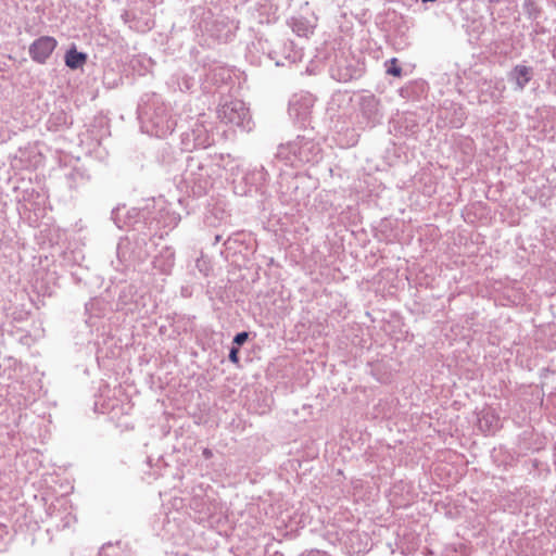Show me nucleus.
<instances>
[{
	"label": "nucleus",
	"instance_id": "nucleus-1",
	"mask_svg": "<svg viewBox=\"0 0 556 556\" xmlns=\"http://www.w3.org/2000/svg\"><path fill=\"white\" fill-rule=\"evenodd\" d=\"M56 47L54 37L41 36L29 46V55L36 63L45 64Z\"/></svg>",
	"mask_w": 556,
	"mask_h": 556
},
{
	"label": "nucleus",
	"instance_id": "nucleus-2",
	"mask_svg": "<svg viewBox=\"0 0 556 556\" xmlns=\"http://www.w3.org/2000/svg\"><path fill=\"white\" fill-rule=\"evenodd\" d=\"M87 62V54L71 48L65 54V64L72 70L83 67Z\"/></svg>",
	"mask_w": 556,
	"mask_h": 556
},
{
	"label": "nucleus",
	"instance_id": "nucleus-3",
	"mask_svg": "<svg viewBox=\"0 0 556 556\" xmlns=\"http://www.w3.org/2000/svg\"><path fill=\"white\" fill-rule=\"evenodd\" d=\"M514 75L516 79V84L519 89H523L525 86L530 81L532 70L531 67L525 65H517L514 68Z\"/></svg>",
	"mask_w": 556,
	"mask_h": 556
},
{
	"label": "nucleus",
	"instance_id": "nucleus-4",
	"mask_svg": "<svg viewBox=\"0 0 556 556\" xmlns=\"http://www.w3.org/2000/svg\"><path fill=\"white\" fill-rule=\"evenodd\" d=\"M248 332L237 333L236 337L233 338V343L242 345L248 340Z\"/></svg>",
	"mask_w": 556,
	"mask_h": 556
},
{
	"label": "nucleus",
	"instance_id": "nucleus-5",
	"mask_svg": "<svg viewBox=\"0 0 556 556\" xmlns=\"http://www.w3.org/2000/svg\"><path fill=\"white\" fill-rule=\"evenodd\" d=\"M239 351L237 348H232L230 353H229V359L233 363V364H238L239 363Z\"/></svg>",
	"mask_w": 556,
	"mask_h": 556
},
{
	"label": "nucleus",
	"instance_id": "nucleus-6",
	"mask_svg": "<svg viewBox=\"0 0 556 556\" xmlns=\"http://www.w3.org/2000/svg\"><path fill=\"white\" fill-rule=\"evenodd\" d=\"M401 72H402L401 68L396 67V66L391 67V68L388 70V73L393 75V76H400Z\"/></svg>",
	"mask_w": 556,
	"mask_h": 556
},
{
	"label": "nucleus",
	"instance_id": "nucleus-7",
	"mask_svg": "<svg viewBox=\"0 0 556 556\" xmlns=\"http://www.w3.org/2000/svg\"><path fill=\"white\" fill-rule=\"evenodd\" d=\"M435 0H422V2H434Z\"/></svg>",
	"mask_w": 556,
	"mask_h": 556
}]
</instances>
